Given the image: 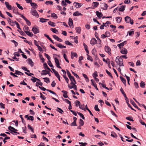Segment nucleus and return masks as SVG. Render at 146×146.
Returning a JSON list of instances; mask_svg holds the SVG:
<instances>
[{"mask_svg":"<svg viewBox=\"0 0 146 146\" xmlns=\"http://www.w3.org/2000/svg\"><path fill=\"white\" fill-rule=\"evenodd\" d=\"M21 68L23 70H24L25 71H27V72H30V71L29 70H28L27 68H26V67H24V66H22L21 67Z\"/></svg>","mask_w":146,"mask_h":146,"instance_id":"obj_61","label":"nucleus"},{"mask_svg":"<svg viewBox=\"0 0 146 146\" xmlns=\"http://www.w3.org/2000/svg\"><path fill=\"white\" fill-rule=\"evenodd\" d=\"M64 0H62V3H61V5H64L65 6V7H66V6L67 5V4L66 3Z\"/></svg>","mask_w":146,"mask_h":146,"instance_id":"obj_63","label":"nucleus"},{"mask_svg":"<svg viewBox=\"0 0 146 146\" xmlns=\"http://www.w3.org/2000/svg\"><path fill=\"white\" fill-rule=\"evenodd\" d=\"M28 128L33 133H34V130L33 129L29 124L28 125Z\"/></svg>","mask_w":146,"mask_h":146,"instance_id":"obj_39","label":"nucleus"},{"mask_svg":"<svg viewBox=\"0 0 146 146\" xmlns=\"http://www.w3.org/2000/svg\"><path fill=\"white\" fill-rule=\"evenodd\" d=\"M48 23L49 25H50L54 27L55 26V24L54 23L52 22L51 21H49L48 22Z\"/></svg>","mask_w":146,"mask_h":146,"instance_id":"obj_50","label":"nucleus"},{"mask_svg":"<svg viewBox=\"0 0 146 146\" xmlns=\"http://www.w3.org/2000/svg\"><path fill=\"white\" fill-rule=\"evenodd\" d=\"M32 31L35 34L38 33L39 31L38 28L36 26H35L33 28Z\"/></svg>","mask_w":146,"mask_h":146,"instance_id":"obj_3","label":"nucleus"},{"mask_svg":"<svg viewBox=\"0 0 146 146\" xmlns=\"http://www.w3.org/2000/svg\"><path fill=\"white\" fill-rule=\"evenodd\" d=\"M80 124V126H83L84 124V122L81 119H80V121L79 122Z\"/></svg>","mask_w":146,"mask_h":146,"instance_id":"obj_51","label":"nucleus"},{"mask_svg":"<svg viewBox=\"0 0 146 146\" xmlns=\"http://www.w3.org/2000/svg\"><path fill=\"white\" fill-rule=\"evenodd\" d=\"M62 92L64 94H63V96L64 98H67L68 97V96L67 94L68 92L66 91L62 90Z\"/></svg>","mask_w":146,"mask_h":146,"instance_id":"obj_23","label":"nucleus"},{"mask_svg":"<svg viewBox=\"0 0 146 146\" xmlns=\"http://www.w3.org/2000/svg\"><path fill=\"white\" fill-rule=\"evenodd\" d=\"M83 46L84 47L85 50L86 51L87 53L88 54L89 53V51L88 50V46L84 43H83Z\"/></svg>","mask_w":146,"mask_h":146,"instance_id":"obj_27","label":"nucleus"},{"mask_svg":"<svg viewBox=\"0 0 146 146\" xmlns=\"http://www.w3.org/2000/svg\"><path fill=\"white\" fill-rule=\"evenodd\" d=\"M65 43L67 45H70L71 46H73V45L69 41L66 40L65 42Z\"/></svg>","mask_w":146,"mask_h":146,"instance_id":"obj_48","label":"nucleus"},{"mask_svg":"<svg viewBox=\"0 0 146 146\" xmlns=\"http://www.w3.org/2000/svg\"><path fill=\"white\" fill-rule=\"evenodd\" d=\"M25 33L27 35L30 36L32 37L33 36V35L32 32H30L29 31L25 32Z\"/></svg>","mask_w":146,"mask_h":146,"instance_id":"obj_32","label":"nucleus"},{"mask_svg":"<svg viewBox=\"0 0 146 146\" xmlns=\"http://www.w3.org/2000/svg\"><path fill=\"white\" fill-rule=\"evenodd\" d=\"M111 136L113 137H117V135L113 131L111 132Z\"/></svg>","mask_w":146,"mask_h":146,"instance_id":"obj_37","label":"nucleus"},{"mask_svg":"<svg viewBox=\"0 0 146 146\" xmlns=\"http://www.w3.org/2000/svg\"><path fill=\"white\" fill-rule=\"evenodd\" d=\"M39 56L40 57V58L41 59V60H42V63H43L44 62V58H43L41 54H39Z\"/></svg>","mask_w":146,"mask_h":146,"instance_id":"obj_41","label":"nucleus"},{"mask_svg":"<svg viewBox=\"0 0 146 146\" xmlns=\"http://www.w3.org/2000/svg\"><path fill=\"white\" fill-rule=\"evenodd\" d=\"M5 4L6 5V7L9 10H11V6L10 5H9L8 3L7 2H5Z\"/></svg>","mask_w":146,"mask_h":146,"instance_id":"obj_28","label":"nucleus"},{"mask_svg":"<svg viewBox=\"0 0 146 146\" xmlns=\"http://www.w3.org/2000/svg\"><path fill=\"white\" fill-rule=\"evenodd\" d=\"M31 13L33 16L36 17L37 18L39 17V15L36 11L35 9V8L32 7L31 9Z\"/></svg>","mask_w":146,"mask_h":146,"instance_id":"obj_1","label":"nucleus"},{"mask_svg":"<svg viewBox=\"0 0 146 146\" xmlns=\"http://www.w3.org/2000/svg\"><path fill=\"white\" fill-rule=\"evenodd\" d=\"M115 19H116L117 22V23H119L121 21L122 18L120 17H116L115 18Z\"/></svg>","mask_w":146,"mask_h":146,"instance_id":"obj_25","label":"nucleus"},{"mask_svg":"<svg viewBox=\"0 0 146 146\" xmlns=\"http://www.w3.org/2000/svg\"><path fill=\"white\" fill-rule=\"evenodd\" d=\"M48 65L49 66L52 68H54V66L52 65L51 62L50 60H49L48 62Z\"/></svg>","mask_w":146,"mask_h":146,"instance_id":"obj_62","label":"nucleus"},{"mask_svg":"<svg viewBox=\"0 0 146 146\" xmlns=\"http://www.w3.org/2000/svg\"><path fill=\"white\" fill-rule=\"evenodd\" d=\"M102 8L103 9H107V7H108V5L105 3H103L101 5Z\"/></svg>","mask_w":146,"mask_h":146,"instance_id":"obj_9","label":"nucleus"},{"mask_svg":"<svg viewBox=\"0 0 146 146\" xmlns=\"http://www.w3.org/2000/svg\"><path fill=\"white\" fill-rule=\"evenodd\" d=\"M77 113L78 115H80V116L82 117V118L83 119H85V117L84 116L83 114L80 112H77Z\"/></svg>","mask_w":146,"mask_h":146,"instance_id":"obj_60","label":"nucleus"},{"mask_svg":"<svg viewBox=\"0 0 146 146\" xmlns=\"http://www.w3.org/2000/svg\"><path fill=\"white\" fill-rule=\"evenodd\" d=\"M127 41H125L121 43L117 44V46L119 47L120 49H121V48L124 45L127 44Z\"/></svg>","mask_w":146,"mask_h":146,"instance_id":"obj_6","label":"nucleus"},{"mask_svg":"<svg viewBox=\"0 0 146 146\" xmlns=\"http://www.w3.org/2000/svg\"><path fill=\"white\" fill-rule=\"evenodd\" d=\"M118 63V64L120 66H124L123 59L121 57H120V60L119 61Z\"/></svg>","mask_w":146,"mask_h":146,"instance_id":"obj_16","label":"nucleus"},{"mask_svg":"<svg viewBox=\"0 0 146 146\" xmlns=\"http://www.w3.org/2000/svg\"><path fill=\"white\" fill-rule=\"evenodd\" d=\"M121 7V8H119L118 10L120 11L123 12L125 9V5H122Z\"/></svg>","mask_w":146,"mask_h":146,"instance_id":"obj_29","label":"nucleus"},{"mask_svg":"<svg viewBox=\"0 0 146 146\" xmlns=\"http://www.w3.org/2000/svg\"><path fill=\"white\" fill-rule=\"evenodd\" d=\"M68 23L70 27L73 26V21L71 18H69Z\"/></svg>","mask_w":146,"mask_h":146,"instance_id":"obj_15","label":"nucleus"},{"mask_svg":"<svg viewBox=\"0 0 146 146\" xmlns=\"http://www.w3.org/2000/svg\"><path fill=\"white\" fill-rule=\"evenodd\" d=\"M76 4L75 5V7L77 8H79L82 5V4L81 3H79L77 2H74L73 4V5Z\"/></svg>","mask_w":146,"mask_h":146,"instance_id":"obj_12","label":"nucleus"},{"mask_svg":"<svg viewBox=\"0 0 146 146\" xmlns=\"http://www.w3.org/2000/svg\"><path fill=\"white\" fill-rule=\"evenodd\" d=\"M128 34L126 36H128V35H129V36H132L134 33V31H128Z\"/></svg>","mask_w":146,"mask_h":146,"instance_id":"obj_30","label":"nucleus"},{"mask_svg":"<svg viewBox=\"0 0 146 146\" xmlns=\"http://www.w3.org/2000/svg\"><path fill=\"white\" fill-rule=\"evenodd\" d=\"M49 71H48L46 70H44L42 71L41 73V75H46L47 74H49Z\"/></svg>","mask_w":146,"mask_h":146,"instance_id":"obj_18","label":"nucleus"},{"mask_svg":"<svg viewBox=\"0 0 146 146\" xmlns=\"http://www.w3.org/2000/svg\"><path fill=\"white\" fill-rule=\"evenodd\" d=\"M43 66L44 68L45 69H47L49 71H51L52 72L50 69L48 67L47 64L46 63H45L44 64Z\"/></svg>","mask_w":146,"mask_h":146,"instance_id":"obj_22","label":"nucleus"},{"mask_svg":"<svg viewBox=\"0 0 146 146\" xmlns=\"http://www.w3.org/2000/svg\"><path fill=\"white\" fill-rule=\"evenodd\" d=\"M71 55H72L73 56L76 57H77V55L76 53L74 52H71Z\"/></svg>","mask_w":146,"mask_h":146,"instance_id":"obj_53","label":"nucleus"},{"mask_svg":"<svg viewBox=\"0 0 146 146\" xmlns=\"http://www.w3.org/2000/svg\"><path fill=\"white\" fill-rule=\"evenodd\" d=\"M76 32L78 33H80L81 31V29L80 27H78L76 28Z\"/></svg>","mask_w":146,"mask_h":146,"instance_id":"obj_43","label":"nucleus"},{"mask_svg":"<svg viewBox=\"0 0 146 146\" xmlns=\"http://www.w3.org/2000/svg\"><path fill=\"white\" fill-rule=\"evenodd\" d=\"M53 2L51 1H46L45 2V3L46 5L50 4V5H52L53 4Z\"/></svg>","mask_w":146,"mask_h":146,"instance_id":"obj_57","label":"nucleus"},{"mask_svg":"<svg viewBox=\"0 0 146 146\" xmlns=\"http://www.w3.org/2000/svg\"><path fill=\"white\" fill-rule=\"evenodd\" d=\"M32 77L33 78H31V80L32 81L34 82H36V80L38 81H39V82H40V80L38 78H37L35 77H34L33 76H32Z\"/></svg>","mask_w":146,"mask_h":146,"instance_id":"obj_26","label":"nucleus"},{"mask_svg":"<svg viewBox=\"0 0 146 146\" xmlns=\"http://www.w3.org/2000/svg\"><path fill=\"white\" fill-rule=\"evenodd\" d=\"M105 51L108 53L109 54L111 55V49L108 46H105L104 47Z\"/></svg>","mask_w":146,"mask_h":146,"instance_id":"obj_2","label":"nucleus"},{"mask_svg":"<svg viewBox=\"0 0 146 146\" xmlns=\"http://www.w3.org/2000/svg\"><path fill=\"white\" fill-rule=\"evenodd\" d=\"M97 40L95 38H93L90 41V43L92 45H94L97 43Z\"/></svg>","mask_w":146,"mask_h":146,"instance_id":"obj_7","label":"nucleus"},{"mask_svg":"<svg viewBox=\"0 0 146 146\" xmlns=\"http://www.w3.org/2000/svg\"><path fill=\"white\" fill-rule=\"evenodd\" d=\"M11 41L14 44L15 46V47H16L18 45V43L16 42L14 40H11Z\"/></svg>","mask_w":146,"mask_h":146,"instance_id":"obj_55","label":"nucleus"},{"mask_svg":"<svg viewBox=\"0 0 146 146\" xmlns=\"http://www.w3.org/2000/svg\"><path fill=\"white\" fill-rule=\"evenodd\" d=\"M120 58L119 56L117 57L116 58L115 61L117 64L118 63V62H119V61L120 60Z\"/></svg>","mask_w":146,"mask_h":146,"instance_id":"obj_64","label":"nucleus"},{"mask_svg":"<svg viewBox=\"0 0 146 146\" xmlns=\"http://www.w3.org/2000/svg\"><path fill=\"white\" fill-rule=\"evenodd\" d=\"M75 103H76V107L78 106V105L80 106V101L76 100L75 102Z\"/></svg>","mask_w":146,"mask_h":146,"instance_id":"obj_59","label":"nucleus"},{"mask_svg":"<svg viewBox=\"0 0 146 146\" xmlns=\"http://www.w3.org/2000/svg\"><path fill=\"white\" fill-rule=\"evenodd\" d=\"M70 79L71 82L70 83L71 84H76V81L74 78L73 76H72V77Z\"/></svg>","mask_w":146,"mask_h":146,"instance_id":"obj_11","label":"nucleus"},{"mask_svg":"<svg viewBox=\"0 0 146 146\" xmlns=\"http://www.w3.org/2000/svg\"><path fill=\"white\" fill-rule=\"evenodd\" d=\"M106 73L108 74V75L111 77V78H113V77L112 76L111 74L107 70H106Z\"/></svg>","mask_w":146,"mask_h":146,"instance_id":"obj_47","label":"nucleus"},{"mask_svg":"<svg viewBox=\"0 0 146 146\" xmlns=\"http://www.w3.org/2000/svg\"><path fill=\"white\" fill-rule=\"evenodd\" d=\"M23 30L24 32L25 33V32H27L29 31V28L27 26H25L24 27Z\"/></svg>","mask_w":146,"mask_h":146,"instance_id":"obj_35","label":"nucleus"},{"mask_svg":"<svg viewBox=\"0 0 146 146\" xmlns=\"http://www.w3.org/2000/svg\"><path fill=\"white\" fill-rule=\"evenodd\" d=\"M7 21H9V23L11 24V25H13L14 22H13L12 20H11L10 18H8L7 19Z\"/></svg>","mask_w":146,"mask_h":146,"instance_id":"obj_38","label":"nucleus"},{"mask_svg":"<svg viewBox=\"0 0 146 146\" xmlns=\"http://www.w3.org/2000/svg\"><path fill=\"white\" fill-rule=\"evenodd\" d=\"M125 19L127 23H129L130 22V21H131V18L128 16L126 17L125 18Z\"/></svg>","mask_w":146,"mask_h":146,"instance_id":"obj_20","label":"nucleus"},{"mask_svg":"<svg viewBox=\"0 0 146 146\" xmlns=\"http://www.w3.org/2000/svg\"><path fill=\"white\" fill-rule=\"evenodd\" d=\"M61 71L63 72V74H64L63 75V77L65 79V78H67L66 76V72L63 69Z\"/></svg>","mask_w":146,"mask_h":146,"instance_id":"obj_45","label":"nucleus"},{"mask_svg":"<svg viewBox=\"0 0 146 146\" xmlns=\"http://www.w3.org/2000/svg\"><path fill=\"white\" fill-rule=\"evenodd\" d=\"M94 109L96 111H99L100 109L98 108V105H96L95 106Z\"/></svg>","mask_w":146,"mask_h":146,"instance_id":"obj_54","label":"nucleus"},{"mask_svg":"<svg viewBox=\"0 0 146 146\" xmlns=\"http://www.w3.org/2000/svg\"><path fill=\"white\" fill-rule=\"evenodd\" d=\"M73 15L74 16H82V15L78 11H76L73 14Z\"/></svg>","mask_w":146,"mask_h":146,"instance_id":"obj_17","label":"nucleus"},{"mask_svg":"<svg viewBox=\"0 0 146 146\" xmlns=\"http://www.w3.org/2000/svg\"><path fill=\"white\" fill-rule=\"evenodd\" d=\"M17 26V27L20 29H21V28H20V25L16 21H15L13 22V25L14 26L15 25V24Z\"/></svg>","mask_w":146,"mask_h":146,"instance_id":"obj_33","label":"nucleus"},{"mask_svg":"<svg viewBox=\"0 0 146 146\" xmlns=\"http://www.w3.org/2000/svg\"><path fill=\"white\" fill-rule=\"evenodd\" d=\"M130 102L131 104L135 107H136L139 110H141L139 108L138 106H137L136 104L132 100H130Z\"/></svg>","mask_w":146,"mask_h":146,"instance_id":"obj_19","label":"nucleus"},{"mask_svg":"<svg viewBox=\"0 0 146 146\" xmlns=\"http://www.w3.org/2000/svg\"><path fill=\"white\" fill-rule=\"evenodd\" d=\"M55 62L56 64V66L59 68H61V66H60V63L58 60L57 58H54Z\"/></svg>","mask_w":146,"mask_h":146,"instance_id":"obj_4","label":"nucleus"},{"mask_svg":"<svg viewBox=\"0 0 146 146\" xmlns=\"http://www.w3.org/2000/svg\"><path fill=\"white\" fill-rule=\"evenodd\" d=\"M40 22L42 23H44L49 20V19H45L43 18H40Z\"/></svg>","mask_w":146,"mask_h":146,"instance_id":"obj_21","label":"nucleus"},{"mask_svg":"<svg viewBox=\"0 0 146 146\" xmlns=\"http://www.w3.org/2000/svg\"><path fill=\"white\" fill-rule=\"evenodd\" d=\"M56 110L61 114H62L64 112L63 111L61 108L58 107L57 108Z\"/></svg>","mask_w":146,"mask_h":146,"instance_id":"obj_34","label":"nucleus"},{"mask_svg":"<svg viewBox=\"0 0 146 146\" xmlns=\"http://www.w3.org/2000/svg\"><path fill=\"white\" fill-rule=\"evenodd\" d=\"M120 78L121 81L125 85V86H126V80L121 76H120Z\"/></svg>","mask_w":146,"mask_h":146,"instance_id":"obj_24","label":"nucleus"},{"mask_svg":"<svg viewBox=\"0 0 146 146\" xmlns=\"http://www.w3.org/2000/svg\"><path fill=\"white\" fill-rule=\"evenodd\" d=\"M30 3L31 4V6L35 7L34 8L35 9L37 8V5L36 4L33 3H32V2L31 3Z\"/></svg>","mask_w":146,"mask_h":146,"instance_id":"obj_44","label":"nucleus"},{"mask_svg":"<svg viewBox=\"0 0 146 146\" xmlns=\"http://www.w3.org/2000/svg\"><path fill=\"white\" fill-rule=\"evenodd\" d=\"M27 61L28 63L32 67H33L34 66V63L33 62L31 59L29 58L27 60Z\"/></svg>","mask_w":146,"mask_h":146,"instance_id":"obj_10","label":"nucleus"},{"mask_svg":"<svg viewBox=\"0 0 146 146\" xmlns=\"http://www.w3.org/2000/svg\"><path fill=\"white\" fill-rule=\"evenodd\" d=\"M16 4L17 5V7L20 9L22 10L23 9V7L22 6H21L19 4L17 3H16Z\"/></svg>","mask_w":146,"mask_h":146,"instance_id":"obj_52","label":"nucleus"},{"mask_svg":"<svg viewBox=\"0 0 146 146\" xmlns=\"http://www.w3.org/2000/svg\"><path fill=\"white\" fill-rule=\"evenodd\" d=\"M53 38L57 40L58 41L60 42H62V40L60 38L58 37L56 35H53Z\"/></svg>","mask_w":146,"mask_h":146,"instance_id":"obj_14","label":"nucleus"},{"mask_svg":"<svg viewBox=\"0 0 146 146\" xmlns=\"http://www.w3.org/2000/svg\"><path fill=\"white\" fill-rule=\"evenodd\" d=\"M125 118L126 119L130 121H134L133 117L132 116H130L128 117H126Z\"/></svg>","mask_w":146,"mask_h":146,"instance_id":"obj_31","label":"nucleus"},{"mask_svg":"<svg viewBox=\"0 0 146 146\" xmlns=\"http://www.w3.org/2000/svg\"><path fill=\"white\" fill-rule=\"evenodd\" d=\"M22 17L25 21L26 22L27 24L29 26H30L31 25V23L28 20L25 16L23 15H22Z\"/></svg>","mask_w":146,"mask_h":146,"instance_id":"obj_5","label":"nucleus"},{"mask_svg":"<svg viewBox=\"0 0 146 146\" xmlns=\"http://www.w3.org/2000/svg\"><path fill=\"white\" fill-rule=\"evenodd\" d=\"M51 17L53 18H55L56 19H57L58 18L57 15L54 13H52L51 14Z\"/></svg>","mask_w":146,"mask_h":146,"instance_id":"obj_46","label":"nucleus"},{"mask_svg":"<svg viewBox=\"0 0 146 146\" xmlns=\"http://www.w3.org/2000/svg\"><path fill=\"white\" fill-rule=\"evenodd\" d=\"M121 50L120 52L122 54H126L127 53V50L126 49L123 48Z\"/></svg>","mask_w":146,"mask_h":146,"instance_id":"obj_8","label":"nucleus"},{"mask_svg":"<svg viewBox=\"0 0 146 146\" xmlns=\"http://www.w3.org/2000/svg\"><path fill=\"white\" fill-rule=\"evenodd\" d=\"M8 129L10 131H11V130H13L15 131H17V129H15L14 128L11 126H9V127Z\"/></svg>","mask_w":146,"mask_h":146,"instance_id":"obj_49","label":"nucleus"},{"mask_svg":"<svg viewBox=\"0 0 146 146\" xmlns=\"http://www.w3.org/2000/svg\"><path fill=\"white\" fill-rule=\"evenodd\" d=\"M145 83L143 81H141L140 83V87L142 88H145Z\"/></svg>","mask_w":146,"mask_h":146,"instance_id":"obj_40","label":"nucleus"},{"mask_svg":"<svg viewBox=\"0 0 146 146\" xmlns=\"http://www.w3.org/2000/svg\"><path fill=\"white\" fill-rule=\"evenodd\" d=\"M43 79L44 80V81L46 83L50 82L49 79L48 78H43Z\"/></svg>","mask_w":146,"mask_h":146,"instance_id":"obj_42","label":"nucleus"},{"mask_svg":"<svg viewBox=\"0 0 146 146\" xmlns=\"http://www.w3.org/2000/svg\"><path fill=\"white\" fill-rule=\"evenodd\" d=\"M99 5V3L98 2H93L92 3V6L95 7H96Z\"/></svg>","mask_w":146,"mask_h":146,"instance_id":"obj_36","label":"nucleus"},{"mask_svg":"<svg viewBox=\"0 0 146 146\" xmlns=\"http://www.w3.org/2000/svg\"><path fill=\"white\" fill-rule=\"evenodd\" d=\"M105 35L106 36V37H109L110 36V33L109 32H108V31H106L105 33Z\"/></svg>","mask_w":146,"mask_h":146,"instance_id":"obj_56","label":"nucleus"},{"mask_svg":"<svg viewBox=\"0 0 146 146\" xmlns=\"http://www.w3.org/2000/svg\"><path fill=\"white\" fill-rule=\"evenodd\" d=\"M96 14L99 19H101L103 16L102 13L98 11L96 12Z\"/></svg>","mask_w":146,"mask_h":146,"instance_id":"obj_13","label":"nucleus"},{"mask_svg":"<svg viewBox=\"0 0 146 146\" xmlns=\"http://www.w3.org/2000/svg\"><path fill=\"white\" fill-rule=\"evenodd\" d=\"M79 144L81 145H80V146H86V145L87 144V143H82V142H79Z\"/></svg>","mask_w":146,"mask_h":146,"instance_id":"obj_58","label":"nucleus"}]
</instances>
